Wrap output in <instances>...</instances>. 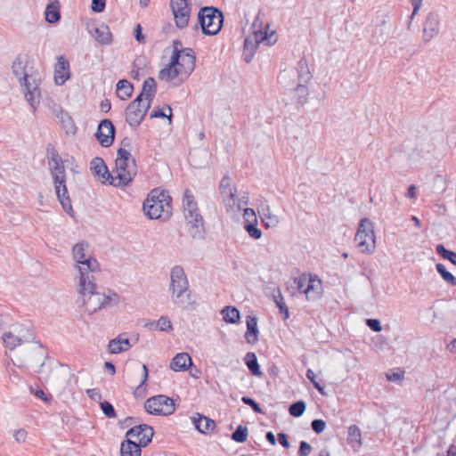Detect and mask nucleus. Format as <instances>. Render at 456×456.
<instances>
[{
	"label": "nucleus",
	"instance_id": "f257e3e1",
	"mask_svg": "<svg viewBox=\"0 0 456 456\" xmlns=\"http://www.w3.org/2000/svg\"><path fill=\"white\" fill-rule=\"evenodd\" d=\"M46 153L50 158L48 164L58 200L63 210L72 216L73 208L66 186V173L63 160L52 144L47 145Z\"/></svg>",
	"mask_w": 456,
	"mask_h": 456
},
{
	"label": "nucleus",
	"instance_id": "f03ea898",
	"mask_svg": "<svg viewBox=\"0 0 456 456\" xmlns=\"http://www.w3.org/2000/svg\"><path fill=\"white\" fill-rule=\"evenodd\" d=\"M169 291L173 303L183 309H187L195 304L187 275L180 265H175L171 269Z\"/></svg>",
	"mask_w": 456,
	"mask_h": 456
},
{
	"label": "nucleus",
	"instance_id": "7ed1b4c3",
	"mask_svg": "<svg viewBox=\"0 0 456 456\" xmlns=\"http://www.w3.org/2000/svg\"><path fill=\"white\" fill-rule=\"evenodd\" d=\"M142 209L149 219L165 222L172 216V198L167 191L154 188L143 201Z\"/></svg>",
	"mask_w": 456,
	"mask_h": 456
},
{
	"label": "nucleus",
	"instance_id": "20e7f679",
	"mask_svg": "<svg viewBox=\"0 0 456 456\" xmlns=\"http://www.w3.org/2000/svg\"><path fill=\"white\" fill-rule=\"evenodd\" d=\"M12 72L18 77L20 84L25 87V99L35 110L39 103L40 98V77L37 73L28 74L26 63L18 56L12 62Z\"/></svg>",
	"mask_w": 456,
	"mask_h": 456
},
{
	"label": "nucleus",
	"instance_id": "39448f33",
	"mask_svg": "<svg viewBox=\"0 0 456 456\" xmlns=\"http://www.w3.org/2000/svg\"><path fill=\"white\" fill-rule=\"evenodd\" d=\"M115 160V167L112 169L113 179L109 184L115 187L128 185L137 174L135 159L127 149L119 148Z\"/></svg>",
	"mask_w": 456,
	"mask_h": 456
},
{
	"label": "nucleus",
	"instance_id": "423d86ee",
	"mask_svg": "<svg viewBox=\"0 0 456 456\" xmlns=\"http://www.w3.org/2000/svg\"><path fill=\"white\" fill-rule=\"evenodd\" d=\"M184 217L189 232L193 238H201L204 232V221L199 212L197 202L190 190H185L183 200Z\"/></svg>",
	"mask_w": 456,
	"mask_h": 456
},
{
	"label": "nucleus",
	"instance_id": "0eeeda50",
	"mask_svg": "<svg viewBox=\"0 0 456 456\" xmlns=\"http://www.w3.org/2000/svg\"><path fill=\"white\" fill-rule=\"evenodd\" d=\"M224 24V14L221 10L214 6H205L200 8L198 13V23L204 35L215 36L218 34Z\"/></svg>",
	"mask_w": 456,
	"mask_h": 456
},
{
	"label": "nucleus",
	"instance_id": "6e6552de",
	"mask_svg": "<svg viewBox=\"0 0 456 456\" xmlns=\"http://www.w3.org/2000/svg\"><path fill=\"white\" fill-rule=\"evenodd\" d=\"M77 292L89 314H94L106 305V295L96 291L94 276L90 277L84 286H81V280H78Z\"/></svg>",
	"mask_w": 456,
	"mask_h": 456
},
{
	"label": "nucleus",
	"instance_id": "1a4fd4ad",
	"mask_svg": "<svg viewBox=\"0 0 456 456\" xmlns=\"http://www.w3.org/2000/svg\"><path fill=\"white\" fill-rule=\"evenodd\" d=\"M88 244L86 242L77 243L72 248L73 258L77 263L78 269V280H81V286L88 281L90 277L94 276V273L99 270V263L94 257H86V248Z\"/></svg>",
	"mask_w": 456,
	"mask_h": 456
},
{
	"label": "nucleus",
	"instance_id": "9d476101",
	"mask_svg": "<svg viewBox=\"0 0 456 456\" xmlns=\"http://www.w3.org/2000/svg\"><path fill=\"white\" fill-rule=\"evenodd\" d=\"M354 240L361 253L371 254L374 252L376 248L374 224L369 218L365 217L360 221Z\"/></svg>",
	"mask_w": 456,
	"mask_h": 456
},
{
	"label": "nucleus",
	"instance_id": "9b49d317",
	"mask_svg": "<svg viewBox=\"0 0 456 456\" xmlns=\"http://www.w3.org/2000/svg\"><path fill=\"white\" fill-rule=\"evenodd\" d=\"M144 409L151 415L167 416L175 412V406L173 399L164 395H158L148 398L144 403Z\"/></svg>",
	"mask_w": 456,
	"mask_h": 456
},
{
	"label": "nucleus",
	"instance_id": "f8f14e48",
	"mask_svg": "<svg viewBox=\"0 0 456 456\" xmlns=\"http://www.w3.org/2000/svg\"><path fill=\"white\" fill-rule=\"evenodd\" d=\"M151 107L150 102H143L142 94L132 101L126 110V121L131 126H138Z\"/></svg>",
	"mask_w": 456,
	"mask_h": 456
},
{
	"label": "nucleus",
	"instance_id": "ddd939ff",
	"mask_svg": "<svg viewBox=\"0 0 456 456\" xmlns=\"http://www.w3.org/2000/svg\"><path fill=\"white\" fill-rule=\"evenodd\" d=\"M190 0H170V7L178 28H185L191 17Z\"/></svg>",
	"mask_w": 456,
	"mask_h": 456
},
{
	"label": "nucleus",
	"instance_id": "4468645a",
	"mask_svg": "<svg viewBox=\"0 0 456 456\" xmlns=\"http://www.w3.org/2000/svg\"><path fill=\"white\" fill-rule=\"evenodd\" d=\"M2 338L5 346L13 350L23 342L32 341L34 336L28 331V328H24L20 325L16 327L14 331L4 332Z\"/></svg>",
	"mask_w": 456,
	"mask_h": 456
},
{
	"label": "nucleus",
	"instance_id": "2eb2a0df",
	"mask_svg": "<svg viewBox=\"0 0 456 456\" xmlns=\"http://www.w3.org/2000/svg\"><path fill=\"white\" fill-rule=\"evenodd\" d=\"M219 191L227 210L229 208H233L236 205L240 208V200L236 195L237 189L232 184V179L228 175L222 178L219 185Z\"/></svg>",
	"mask_w": 456,
	"mask_h": 456
},
{
	"label": "nucleus",
	"instance_id": "dca6fc26",
	"mask_svg": "<svg viewBox=\"0 0 456 456\" xmlns=\"http://www.w3.org/2000/svg\"><path fill=\"white\" fill-rule=\"evenodd\" d=\"M116 129L110 119H103L98 125L95 137L99 143L105 148L112 145L115 139Z\"/></svg>",
	"mask_w": 456,
	"mask_h": 456
},
{
	"label": "nucleus",
	"instance_id": "f3484780",
	"mask_svg": "<svg viewBox=\"0 0 456 456\" xmlns=\"http://www.w3.org/2000/svg\"><path fill=\"white\" fill-rule=\"evenodd\" d=\"M159 78L167 82H172L180 78L179 84L183 82L185 79L183 71L179 67V60H177L176 55L171 56L169 63L159 71Z\"/></svg>",
	"mask_w": 456,
	"mask_h": 456
},
{
	"label": "nucleus",
	"instance_id": "a211bd4d",
	"mask_svg": "<svg viewBox=\"0 0 456 456\" xmlns=\"http://www.w3.org/2000/svg\"><path fill=\"white\" fill-rule=\"evenodd\" d=\"M153 435L154 430L152 427L147 424H140L128 429L126 436L136 437L139 441L137 444H140L141 447H145L151 442Z\"/></svg>",
	"mask_w": 456,
	"mask_h": 456
},
{
	"label": "nucleus",
	"instance_id": "6ab92c4d",
	"mask_svg": "<svg viewBox=\"0 0 456 456\" xmlns=\"http://www.w3.org/2000/svg\"><path fill=\"white\" fill-rule=\"evenodd\" d=\"M243 217L244 229L248 233V235L254 240L260 239L262 236V232L257 227V218L254 210L252 208H245Z\"/></svg>",
	"mask_w": 456,
	"mask_h": 456
},
{
	"label": "nucleus",
	"instance_id": "aec40b11",
	"mask_svg": "<svg viewBox=\"0 0 456 456\" xmlns=\"http://www.w3.org/2000/svg\"><path fill=\"white\" fill-rule=\"evenodd\" d=\"M196 66V55L192 48H183V53H181V59H179V67L183 71L184 78H188L189 76L195 69Z\"/></svg>",
	"mask_w": 456,
	"mask_h": 456
},
{
	"label": "nucleus",
	"instance_id": "412c9836",
	"mask_svg": "<svg viewBox=\"0 0 456 456\" xmlns=\"http://www.w3.org/2000/svg\"><path fill=\"white\" fill-rule=\"evenodd\" d=\"M69 62L64 56L61 55L58 57L54 67L55 83L61 86L69 78Z\"/></svg>",
	"mask_w": 456,
	"mask_h": 456
},
{
	"label": "nucleus",
	"instance_id": "4be33fe9",
	"mask_svg": "<svg viewBox=\"0 0 456 456\" xmlns=\"http://www.w3.org/2000/svg\"><path fill=\"white\" fill-rule=\"evenodd\" d=\"M90 169L94 175H98L102 178V183L112 181L113 174L110 172L104 160L100 157H95L90 163Z\"/></svg>",
	"mask_w": 456,
	"mask_h": 456
},
{
	"label": "nucleus",
	"instance_id": "5701e85b",
	"mask_svg": "<svg viewBox=\"0 0 456 456\" xmlns=\"http://www.w3.org/2000/svg\"><path fill=\"white\" fill-rule=\"evenodd\" d=\"M290 288L299 293L308 294L310 290L314 289L313 274L309 273L306 275L303 273L297 277H294Z\"/></svg>",
	"mask_w": 456,
	"mask_h": 456
},
{
	"label": "nucleus",
	"instance_id": "b1692460",
	"mask_svg": "<svg viewBox=\"0 0 456 456\" xmlns=\"http://www.w3.org/2000/svg\"><path fill=\"white\" fill-rule=\"evenodd\" d=\"M439 22L434 13H428L423 26V41L428 43L432 40L438 33Z\"/></svg>",
	"mask_w": 456,
	"mask_h": 456
},
{
	"label": "nucleus",
	"instance_id": "393cba45",
	"mask_svg": "<svg viewBox=\"0 0 456 456\" xmlns=\"http://www.w3.org/2000/svg\"><path fill=\"white\" fill-rule=\"evenodd\" d=\"M196 429L201 434H208L216 428V422L208 417L196 413L191 418Z\"/></svg>",
	"mask_w": 456,
	"mask_h": 456
},
{
	"label": "nucleus",
	"instance_id": "a878e982",
	"mask_svg": "<svg viewBox=\"0 0 456 456\" xmlns=\"http://www.w3.org/2000/svg\"><path fill=\"white\" fill-rule=\"evenodd\" d=\"M131 346L132 345L126 334H120L118 338L109 342L108 349L111 354H118L127 351Z\"/></svg>",
	"mask_w": 456,
	"mask_h": 456
},
{
	"label": "nucleus",
	"instance_id": "bb28decb",
	"mask_svg": "<svg viewBox=\"0 0 456 456\" xmlns=\"http://www.w3.org/2000/svg\"><path fill=\"white\" fill-rule=\"evenodd\" d=\"M192 364L191 358L187 353H179L172 359L170 368L174 371L186 370Z\"/></svg>",
	"mask_w": 456,
	"mask_h": 456
},
{
	"label": "nucleus",
	"instance_id": "cd10ccee",
	"mask_svg": "<svg viewBox=\"0 0 456 456\" xmlns=\"http://www.w3.org/2000/svg\"><path fill=\"white\" fill-rule=\"evenodd\" d=\"M55 115L67 134H74L76 133L77 127L75 122L68 112L64 111L60 107L58 110H55Z\"/></svg>",
	"mask_w": 456,
	"mask_h": 456
},
{
	"label": "nucleus",
	"instance_id": "c85d7f7f",
	"mask_svg": "<svg viewBox=\"0 0 456 456\" xmlns=\"http://www.w3.org/2000/svg\"><path fill=\"white\" fill-rule=\"evenodd\" d=\"M347 444L351 446L354 451H358L362 443V432L358 426L351 425L347 428Z\"/></svg>",
	"mask_w": 456,
	"mask_h": 456
},
{
	"label": "nucleus",
	"instance_id": "c756f323",
	"mask_svg": "<svg viewBox=\"0 0 456 456\" xmlns=\"http://www.w3.org/2000/svg\"><path fill=\"white\" fill-rule=\"evenodd\" d=\"M312 78L310 72L308 71L306 74L300 71L298 73V85L295 88L296 94L298 96V102L303 104L306 101V95L308 94L307 87L302 83H308Z\"/></svg>",
	"mask_w": 456,
	"mask_h": 456
},
{
	"label": "nucleus",
	"instance_id": "7c9ffc66",
	"mask_svg": "<svg viewBox=\"0 0 456 456\" xmlns=\"http://www.w3.org/2000/svg\"><path fill=\"white\" fill-rule=\"evenodd\" d=\"M247 332L246 340L249 344H255L258 340L257 319L255 316H248L247 318Z\"/></svg>",
	"mask_w": 456,
	"mask_h": 456
},
{
	"label": "nucleus",
	"instance_id": "2f4dec72",
	"mask_svg": "<svg viewBox=\"0 0 456 456\" xmlns=\"http://www.w3.org/2000/svg\"><path fill=\"white\" fill-rule=\"evenodd\" d=\"M94 37L101 45H110L113 41L112 34L109 26L103 23L95 28Z\"/></svg>",
	"mask_w": 456,
	"mask_h": 456
},
{
	"label": "nucleus",
	"instance_id": "473e14b6",
	"mask_svg": "<svg viewBox=\"0 0 456 456\" xmlns=\"http://www.w3.org/2000/svg\"><path fill=\"white\" fill-rule=\"evenodd\" d=\"M142 450L140 444L127 438L120 445L121 456H141Z\"/></svg>",
	"mask_w": 456,
	"mask_h": 456
},
{
	"label": "nucleus",
	"instance_id": "72a5a7b5",
	"mask_svg": "<svg viewBox=\"0 0 456 456\" xmlns=\"http://www.w3.org/2000/svg\"><path fill=\"white\" fill-rule=\"evenodd\" d=\"M244 361H245V364L247 365L250 373L253 376L261 377L263 375L255 353H253V352L247 353L244 357Z\"/></svg>",
	"mask_w": 456,
	"mask_h": 456
},
{
	"label": "nucleus",
	"instance_id": "f704fd0d",
	"mask_svg": "<svg viewBox=\"0 0 456 456\" xmlns=\"http://www.w3.org/2000/svg\"><path fill=\"white\" fill-rule=\"evenodd\" d=\"M156 94V81L153 77H150L146 78L142 85V90L140 94H142V97L145 95V101L150 102L151 103Z\"/></svg>",
	"mask_w": 456,
	"mask_h": 456
},
{
	"label": "nucleus",
	"instance_id": "c9c22d12",
	"mask_svg": "<svg viewBox=\"0 0 456 456\" xmlns=\"http://www.w3.org/2000/svg\"><path fill=\"white\" fill-rule=\"evenodd\" d=\"M134 91L133 85L126 79H121L117 84V94L121 100L131 97Z\"/></svg>",
	"mask_w": 456,
	"mask_h": 456
},
{
	"label": "nucleus",
	"instance_id": "e433bc0d",
	"mask_svg": "<svg viewBox=\"0 0 456 456\" xmlns=\"http://www.w3.org/2000/svg\"><path fill=\"white\" fill-rule=\"evenodd\" d=\"M223 320L227 323H237L240 321V311L234 306H225L222 310Z\"/></svg>",
	"mask_w": 456,
	"mask_h": 456
},
{
	"label": "nucleus",
	"instance_id": "4c0bfd02",
	"mask_svg": "<svg viewBox=\"0 0 456 456\" xmlns=\"http://www.w3.org/2000/svg\"><path fill=\"white\" fill-rule=\"evenodd\" d=\"M142 379L141 383L134 390V395L135 398H142L146 395V385L149 378V370L146 364H142Z\"/></svg>",
	"mask_w": 456,
	"mask_h": 456
},
{
	"label": "nucleus",
	"instance_id": "58836bf2",
	"mask_svg": "<svg viewBox=\"0 0 456 456\" xmlns=\"http://www.w3.org/2000/svg\"><path fill=\"white\" fill-rule=\"evenodd\" d=\"M61 19L59 2L52 3L47 5L45 10V20L49 23H55Z\"/></svg>",
	"mask_w": 456,
	"mask_h": 456
},
{
	"label": "nucleus",
	"instance_id": "ea45409f",
	"mask_svg": "<svg viewBox=\"0 0 456 456\" xmlns=\"http://www.w3.org/2000/svg\"><path fill=\"white\" fill-rule=\"evenodd\" d=\"M273 301L275 302L277 307L279 308V311L281 314H283V319L287 320L289 316V309L286 305V303L284 301V298L281 295V289L277 288L273 295Z\"/></svg>",
	"mask_w": 456,
	"mask_h": 456
},
{
	"label": "nucleus",
	"instance_id": "a19ab883",
	"mask_svg": "<svg viewBox=\"0 0 456 456\" xmlns=\"http://www.w3.org/2000/svg\"><path fill=\"white\" fill-rule=\"evenodd\" d=\"M274 36V33L272 32L270 35L267 34L266 31L263 32L262 29L255 30L254 31V37L256 44L258 45L259 43L265 42L267 45H272L275 43L276 38L273 40V37Z\"/></svg>",
	"mask_w": 456,
	"mask_h": 456
},
{
	"label": "nucleus",
	"instance_id": "79ce46f5",
	"mask_svg": "<svg viewBox=\"0 0 456 456\" xmlns=\"http://www.w3.org/2000/svg\"><path fill=\"white\" fill-rule=\"evenodd\" d=\"M436 269L444 281L451 284L452 286H456V277L448 272L443 264H436Z\"/></svg>",
	"mask_w": 456,
	"mask_h": 456
},
{
	"label": "nucleus",
	"instance_id": "37998d69",
	"mask_svg": "<svg viewBox=\"0 0 456 456\" xmlns=\"http://www.w3.org/2000/svg\"><path fill=\"white\" fill-rule=\"evenodd\" d=\"M436 253L444 259L449 260L452 265H456V252L448 250L443 244H438L436 248Z\"/></svg>",
	"mask_w": 456,
	"mask_h": 456
},
{
	"label": "nucleus",
	"instance_id": "c03bdc74",
	"mask_svg": "<svg viewBox=\"0 0 456 456\" xmlns=\"http://www.w3.org/2000/svg\"><path fill=\"white\" fill-rule=\"evenodd\" d=\"M305 411V403L304 401H297L290 404L289 412L291 416L298 418L303 415Z\"/></svg>",
	"mask_w": 456,
	"mask_h": 456
},
{
	"label": "nucleus",
	"instance_id": "a18cd8bd",
	"mask_svg": "<svg viewBox=\"0 0 456 456\" xmlns=\"http://www.w3.org/2000/svg\"><path fill=\"white\" fill-rule=\"evenodd\" d=\"M248 437V428L242 425L237 427L232 434V439L237 443H244Z\"/></svg>",
	"mask_w": 456,
	"mask_h": 456
},
{
	"label": "nucleus",
	"instance_id": "49530a36",
	"mask_svg": "<svg viewBox=\"0 0 456 456\" xmlns=\"http://www.w3.org/2000/svg\"><path fill=\"white\" fill-rule=\"evenodd\" d=\"M151 324H155L156 327L160 331L171 332L174 330L172 322L169 320V318L164 315L161 316L156 322H153Z\"/></svg>",
	"mask_w": 456,
	"mask_h": 456
},
{
	"label": "nucleus",
	"instance_id": "de8ad7c7",
	"mask_svg": "<svg viewBox=\"0 0 456 456\" xmlns=\"http://www.w3.org/2000/svg\"><path fill=\"white\" fill-rule=\"evenodd\" d=\"M165 108L168 110V114H167L165 111H164V109H161V108H157L155 109L150 118H168L169 120V123L171 122V118H172V109L169 105H165Z\"/></svg>",
	"mask_w": 456,
	"mask_h": 456
},
{
	"label": "nucleus",
	"instance_id": "09e8293b",
	"mask_svg": "<svg viewBox=\"0 0 456 456\" xmlns=\"http://www.w3.org/2000/svg\"><path fill=\"white\" fill-rule=\"evenodd\" d=\"M101 409L107 418H115L116 417V411H115L113 405L110 402H108V401L102 402Z\"/></svg>",
	"mask_w": 456,
	"mask_h": 456
},
{
	"label": "nucleus",
	"instance_id": "8fccbe9b",
	"mask_svg": "<svg viewBox=\"0 0 456 456\" xmlns=\"http://www.w3.org/2000/svg\"><path fill=\"white\" fill-rule=\"evenodd\" d=\"M241 401L246 405L249 406L256 413H263V410L259 403L249 396H242Z\"/></svg>",
	"mask_w": 456,
	"mask_h": 456
},
{
	"label": "nucleus",
	"instance_id": "3c124183",
	"mask_svg": "<svg viewBox=\"0 0 456 456\" xmlns=\"http://www.w3.org/2000/svg\"><path fill=\"white\" fill-rule=\"evenodd\" d=\"M312 452V446L305 441H301L297 452L298 456H308Z\"/></svg>",
	"mask_w": 456,
	"mask_h": 456
},
{
	"label": "nucleus",
	"instance_id": "603ef678",
	"mask_svg": "<svg viewBox=\"0 0 456 456\" xmlns=\"http://www.w3.org/2000/svg\"><path fill=\"white\" fill-rule=\"evenodd\" d=\"M173 53L171 56L176 55L177 60L181 59V53H183V44L180 40L175 39L173 41Z\"/></svg>",
	"mask_w": 456,
	"mask_h": 456
},
{
	"label": "nucleus",
	"instance_id": "864d4df0",
	"mask_svg": "<svg viewBox=\"0 0 456 456\" xmlns=\"http://www.w3.org/2000/svg\"><path fill=\"white\" fill-rule=\"evenodd\" d=\"M134 37L140 44L145 43V37L142 34V28L139 23L134 28Z\"/></svg>",
	"mask_w": 456,
	"mask_h": 456
},
{
	"label": "nucleus",
	"instance_id": "5fc2aeb1",
	"mask_svg": "<svg viewBox=\"0 0 456 456\" xmlns=\"http://www.w3.org/2000/svg\"><path fill=\"white\" fill-rule=\"evenodd\" d=\"M106 0H92L91 8L94 12H102L105 9Z\"/></svg>",
	"mask_w": 456,
	"mask_h": 456
},
{
	"label": "nucleus",
	"instance_id": "6e6d98bb",
	"mask_svg": "<svg viewBox=\"0 0 456 456\" xmlns=\"http://www.w3.org/2000/svg\"><path fill=\"white\" fill-rule=\"evenodd\" d=\"M366 324L373 331L379 332L382 330L380 322L378 319H367Z\"/></svg>",
	"mask_w": 456,
	"mask_h": 456
},
{
	"label": "nucleus",
	"instance_id": "4d7b16f0",
	"mask_svg": "<svg viewBox=\"0 0 456 456\" xmlns=\"http://www.w3.org/2000/svg\"><path fill=\"white\" fill-rule=\"evenodd\" d=\"M28 432L24 428H20L14 431L13 437L18 443H24L26 441Z\"/></svg>",
	"mask_w": 456,
	"mask_h": 456
},
{
	"label": "nucleus",
	"instance_id": "13d9d810",
	"mask_svg": "<svg viewBox=\"0 0 456 456\" xmlns=\"http://www.w3.org/2000/svg\"><path fill=\"white\" fill-rule=\"evenodd\" d=\"M86 394L94 401H100L102 399V394L98 388L87 389Z\"/></svg>",
	"mask_w": 456,
	"mask_h": 456
},
{
	"label": "nucleus",
	"instance_id": "bf43d9fd",
	"mask_svg": "<svg viewBox=\"0 0 456 456\" xmlns=\"http://www.w3.org/2000/svg\"><path fill=\"white\" fill-rule=\"evenodd\" d=\"M387 379L388 381H402L403 379V371L387 373Z\"/></svg>",
	"mask_w": 456,
	"mask_h": 456
},
{
	"label": "nucleus",
	"instance_id": "052dcab7",
	"mask_svg": "<svg viewBox=\"0 0 456 456\" xmlns=\"http://www.w3.org/2000/svg\"><path fill=\"white\" fill-rule=\"evenodd\" d=\"M278 441L281 444V445L286 449H288L290 446L288 436L285 433L278 434Z\"/></svg>",
	"mask_w": 456,
	"mask_h": 456
},
{
	"label": "nucleus",
	"instance_id": "680f3d73",
	"mask_svg": "<svg viewBox=\"0 0 456 456\" xmlns=\"http://www.w3.org/2000/svg\"><path fill=\"white\" fill-rule=\"evenodd\" d=\"M423 0H411V4L413 6L412 13L410 17L411 20L413 19V17L418 13L419 10L421 7Z\"/></svg>",
	"mask_w": 456,
	"mask_h": 456
},
{
	"label": "nucleus",
	"instance_id": "e2e57ef3",
	"mask_svg": "<svg viewBox=\"0 0 456 456\" xmlns=\"http://www.w3.org/2000/svg\"><path fill=\"white\" fill-rule=\"evenodd\" d=\"M106 305H113L118 302V295L117 293L113 292L111 295L106 296Z\"/></svg>",
	"mask_w": 456,
	"mask_h": 456
},
{
	"label": "nucleus",
	"instance_id": "0e129e2a",
	"mask_svg": "<svg viewBox=\"0 0 456 456\" xmlns=\"http://www.w3.org/2000/svg\"><path fill=\"white\" fill-rule=\"evenodd\" d=\"M326 427V423L322 419H315V433L320 434L322 433Z\"/></svg>",
	"mask_w": 456,
	"mask_h": 456
},
{
	"label": "nucleus",
	"instance_id": "69168bd1",
	"mask_svg": "<svg viewBox=\"0 0 456 456\" xmlns=\"http://www.w3.org/2000/svg\"><path fill=\"white\" fill-rule=\"evenodd\" d=\"M101 110L102 112H109L111 109V103L108 99H105L104 101H102L100 104Z\"/></svg>",
	"mask_w": 456,
	"mask_h": 456
},
{
	"label": "nucleus",
	"instance_id": "338daca9",
	"mask_svg": "<svg viewBox=\"0 0 456 456\" xmlns=\"http://www.w3.org/2000/svg\"><path fill=\"white\" fill-rule=\"evenodd\" d=\"M416 186L415 185H410L408 187V190H407V192H406V197L411 199V200H415L416 199Z\"/></svg>",
	"mask_w": 456,
	"mask_h": 456
},
{
	"label": "nucleus",
	"instance_id": "774afa93",
	"mask_svg": "<svg viewBox=\"0 0 456 456\" xmlns=\"http://www.w3.org/2000/svg\"><path fill=\"white\" fill-rule=\"evenodd\" d=\"M34 395L37 397L43 400L44 402H49L50 399L45 395V392L42 389H37Z\"/></svg>",
	"mask_w": 456,
	"mask_h": 456
}]
</instances>
